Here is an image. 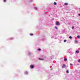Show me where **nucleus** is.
<instances>
[{
	"mask_svg": "<svg viewBox=\"0 0 80 80\" xmlns=\"http://www.w3.org/2000/svg\"><path fill=\"white\" fill-rule=\"evenodd\" d=\"M72 48H70L67 50V53H70L72 51Z\"/></svg>",
	"mask_w": 80,
	"mask_h": 80,
	"instance_id": "obj_1",
	"label": "nucleus"
},
{
	"mask_svg": "<svg viewBox=\"0 0 80 80\" xmlns=\"http://www.w3.org/2000/svg\"><path fill=\"white\" fill-rule=\"evenodd\" d=\"M56 25H60V22H56Z\"/></svg>",
	"mask_w": 80,
	"mask_h": 80,
	"instance_id": "obj_2",
	"label": "nucleus"
},
{
	"mask_svg": "<svg viewBox=\"0 0 80 80\" xmlns=\"http://www.w3.org/2000/svg\"><path fill=\"white\" fill-rule=\"evenodd\" d=\"M30 67L31 68H33L34 66L33 65H32L30 66Z\"/></svg>",
	"mask_w": 80,
	"mask_h": 80,
	"instance_id": "obj_3",
	"label": "nucleus"
},
{
	"mask_svg": "<svg viewBox=\"0 0 80 80\" xmlns=\"http://www.w3.org/2000/svg\"><path fill=\"white\" fill-rule=\"evenodd\" d=\"M65 67H66V65H65V64H63V66H62V68H64Z\"/></svg>",
	"mask_w": 80,
	"mask_h": 80,
	"instance_id": "obj_4",
	"label": "nucleus"
},
{
	"mask_svg": "<svg viewBox=\"0 0 80 80\" xmlns=\"http://www.w3.org/2000/svg\"><path fill=\"white\" fill-rule=\"evenodd\" d=\"M69 53H70V55H73V53H74V52H73L71 51L69 52Z\"/></svg>",
	"mask_w": 80,
	"mask_h": 80,
	"instance_id": "obj_5",
	"label": "nucleus"
},
{
	"mask_svg": "<svg viewBox=\"0 0 80 80\" xmlns=\"http://www.w3.org/2000/svg\"><path fill=\"white\" fill-rule=\"evenodd\" d=\"M28 73V72L27 71H25L24 72V74L25 75H27Z\"/></svg>",
	"mask_w": 80,
	"mask_h": 80,
	"instance_id": "obj_6",
	"label": "nucleus"
},
{
	"mask_svg": "<svg viewBox=\"0 0 80 80\" xmlns=\"http://www.w3.org/2000/svg\"><path fill=\"white\" fill-rule=\"evenodd\" d=\"M14 39V38H9V39L12 40H13Z\"/></svg>",
	"mask_w": 80,
	"mask_h": 80,
	"instance_id": "obj_7",
	"label": "nucleus"
},
{
	"mask_svg": "<svg viewBox=\"0 0 80 80\" xmlns=\"http://www.w3.org/2000/svg\"><path fill=\"white\" fill-rule=\"evenodd\" d=\"M64 5H65L67 6V5H68V3H67V2H66V3H64Z\"/></svg>",
	"mask_w": 80,
	"mask_h": 80,
	"instance_id": "obj_8",
	"label": "nucleus"
},
{
	"mask_svg": "<svg viewBox=\"0 0 80 80\" xmlns=\"http://www.w3.org/2000/svg\"><path fill=\"white\" fill-rule=\"evenodd\" d=\"M64 61L65 62H66V61H67V58H64Z\"/></svg>",
	"mask_w": 80,
	"mask_h": 80,
	"instance_id": "obj_9",
	"label": "nucleus"
},
{
	"mask_svg": "<svg viewBox=\"0 0 80 80\" xmlns=\"http://www.w3.org/2000/svg\"><path fill=\"white\" fill-rule=\"evenodd\" d=\"M76 53H79V51L78 50L76 51Z\"/></svg>",
	"mask_w": 80,
	"mask_h": 80,
	"instance_id": "obj_10",
	"label": "nucleus"
},
{
	"mask_svg": "<svg viewBox=\"0 0 80 80\" xmlns=\"http://www.w3.org/2000/svg\"><path fill=\"white\" fill-rule=\"evenodd\" d=\"M53 58H54V56H52L51 57V59H53Z\"/></svg>",
	"mask_w": 80,
	"mask_h": 80,
	"instance_id": "obj_11",
	"label": "nucleus"
},
{
	"mask_svg": "<svg viewBox=\"0 0 80 80\" xmlns=\"http://www.w3.org/2000/svg\"><path fill=\"white\" fill-rule=\"evenodd\" d=\"M34 9L36 10H37V8L36 7H35L34 8Z\"/></svg>",
	"mask_w": 80,
	"mask_h": 80,
	"instance_id": "obj_12",
	"label": "nucleus"
},
{
	"mask_svg": "<svg viewBox=\"0 0 80 80\" xmlns=\"http://www.w3.org/2000/svg\"><path fill=\"white\" fill-rule=\"evenodd\" d=\"M66 72L67 73H69V71H68V70H67L66 71Z\"/></svg>",
	"mask_w": 80,
	"mask_h": 80,
	"instance_id": "obj_13",
	"label": "nucleus"
},
{
	"mask_svg": "<svg viewBox=\"0 0 80 80\" xmlns=\"http://www.w3.org/2000/svg\"><path fill=\"white\" fill-rule=\"evenodd\" d=\"M69 38L70 39H71V38H72V36H69Z\"/></svg>",
	"mask_w": 80,
	"mask_h": 80,
	"instance_id": "obj_14",
	"label": "nucleus"
},
{
	"mask_svg": "<svg viewBox=\"0 0 80 80\" xmlns=\"http://www.w3.org/2000/svg\"><path fill=\"white\" fill-rule=\"evenodd\" d=\"M75 43H77V42H78V41L77 40H75Z\"/></svg>",
	"mask_w": 80,
	"mask_h": 80,
	"instance_id": "obj_15",
	"label": "nucleus"
},
{
	"mask_svg": "<svg viewBox=\"0 0 80 80\" xmlns=\"http://www.w3.org/2000/svg\"><path fill=\"white\" fill-rule=\"evenodd\" d=\"M57 3L56 2H54V5H57Z\"/></svg>",
	"mask_w": 80,
	"mask_h": 80,
	"instance_id": "obj_16",
	"label": "nucleus"
},
{
	"mask_svg": "<svg viewBox=\"0 0 80 80\" xmlns=\"http://www.w3.org/2000/svg\"><path fill=\"white\" fill-rule=\"evenodd\" d=\"M33 2V0H30L29 2Z\"/></svg>",
	"mask_w": 80,
	"mask_h": 80,
	"instance_id": "obj_17",
	"label": "nucleus"
},
{
	"mask_svg": "<svg viewBox=\"0 0 80 80\" xmlns=\"http://www.w3.org/2000/svg\"><path fill=\"white\" fill-rule=\"evenodd\" d=\"M80 36L79 35H78L77 36V38H80Z\"/></svg>",
	"mask_w": 80,
	"mask_h": 80,
	"instance_id": "obj_18",
	"label": "nucleus"
},
{
	"mask_svg": "<svg viewBox=\"0 0 80 80\" xmlns=\"http://www.w3.org/2000/svg\"><path fill=\"white\" fill-rule=\"evenodd\" d=\"M67 42V40H64V42Z\"/></svg>",
	"mask_w": 80,
	"mask_h": 80,
	"instance_id": "obj_19",
	"label": "nucleus"
},
{
	"mask_svg": "<svg viewBox=\"0 0 80 80\" xmlns=\"http://www.w3.org/2000/svg\"><path fill=\"white\" fill-rule=\"evenodd\" d=\"M28 55H30V54H31V53L30 52H29L28 53Z\"/></svg>",
	"mask_w": 80,
	"mask_h": 80,
	"instance_id": "obj_20",
	"label": "nucleus"
},
{
	"mask_svg": "<svg viewBox=\"0 0 80 80\" xmlns=\"http://www.w3.org/2000/svg\"><path fill=\"white\" fill-rule=\"evenodd\" d=\"M55 28H56V29H57V30L58 29V28L57 27H55Z\"/></svg>",
	"mask_w": 80,
	"mask_h": 80,
	"instance_id": "obj_21",
	"label": "nucleus"
},
{
	"mask_svg": "<svg viewBox=\"0 0 80 80\" xmlns=\"http://www.w3.org/2000/svg\"><path fill=\"white\" fill-rule=\"evenodd\" d=\"M38 50L39 51H40V50H41V49L40 48H39L38 49Z\"/></svg>",
	"mask_w": 80,
	"mask_h": 80,
	"instance_id": "obj_22",
	"label": "nucleus"
},
{
	"mask_svg": "<svg viewBox=\"0 0 80 80\" xmlns=\"http://www.w3.org/2000/svg\"><path fill=\"white\" fill-rule=\"evenodd\" d=\"M39 59L40 60H43V59H40V58H39Z\"/></svg>",
	"mask_w": 80,
	"mask_h": 80,
	"instance_id": "obj_23",
	"label": "nucleus"
},
{
	"mask_svg": "<svg viewBox=\"0 0 80 80\" xmlns=\"http://www.w3.org/2000/svg\"><path fill=\"white\" fill-rule=\"evenodd\" d=\"M7 0H4L3 1H4V2H6Z\"/></svg>",
	"mask_w": 80,
	"mask_h": 80,
	"instance_id": "obj_24",
	"label": "nucleus"
},
{
	"mask_svg": "<svg viewBox=\"0 0 80 80\" xmlns=\"http://www.w3.org/2000/svg\"><path fill=\"white\" fill-rule=\"evenodd\" d=\"M30 36H32L33 35V34H30Z\"/></svg>",
	"mask_w": 80,
	"mask_h": 80,
	"instance_id": "obj_25",
	"label": "nucleus"
},
{
	"mask_svg": "<svg viewBox=\"0 0 80 80\" xmlns=\"http://www.w3.org/2000/svg\"><path fill=\"white\" fill-rule=\"evenodd\" d=\"M72 29H74V27H73V26H72Z\"/></svg>",
	"mask_w": 80,
	"mask_h": 80,
	"instance_id": "obj_26",
	"label": "nucleus"
},
{
	"mask_svg": "<svg viewBox=\"0 0 80 80\" xmlns=\"http://www.w3.org/2000/svg\"><path fill=\"white\" fill-rule=\"evenodd\" d=\"M70 65H71V66H72L73 65V64H72V63H70Z\"/></svg>",
	"mask_w": 80,
	"mask_h": 80,
	"instance_id": "obj_27",
	"label": "nucleus"
},
{
	"mask_svg": "<svg viewBox=\"0 0 80 80\" xmlns=\"http://www.w3.org/2000/svg\"><path fill=\"white\" fill-rule=\"evenodd\" d=\"M78 62H80V59L79 60Z\"/></svg>",
	"mask_w": 80,
	"mask_h": 80,
	"instance_id": "obj_28",
	"label": "nucleus"
},
{
	"mask_svg": "<svg viewBox=\"0 0 80 80\" xmlns=\"http://www.w3.org/2000/svg\"><path fill=\"white\" fill-rule=\"evenodd\" d=\"M61 59H63V58H61Z\"/></svg>",
	"mask_w": 80,
	"mask_h": 80,
	"instance_id": "obj_29",
	"label": "nucleus"
},
{
	"mask_svg": "<svg viewBox=\"0 0 80 80\" xmlns=\"http://www.w3.org/2000/svg\"><path fill=\"white\" fill-rule=\"evenodd\" d=\"M78 15L79 16V17H80V14H78Z\"/></svg>",
	"mask_w": 80,
	"mask_h": 80,
	"instance_id": "obj_30",
	"label": "nucleus"
},
{
	"mask_svg": "<svg viewBox=\"0 0 80 80\" xmlns=\"http://www.w3.org/2000/svg\"><path fill=\"white\" fill-rule=\"evenodd\" d=\"M53 37H52L51 38H52Z\"/></svg>",
	"mask_w": 80,
	"mask_h": 80,
	"instance_id": "obj_31",
	"label": "nucleus"
},
{
	"mask_svg": "<svg viewBox=\"0 0 80 80\" xmlns=\"http://www.w3.org/2000/svg\"><path fill=\"white\" fill-rule=\"evenodd\" d=\"M44 38H43V40H44Z\"/></svg>",
	"mask_w": 80,
	"mask_h": 80,
	"instance_id": "obj_32",
	"label": "nucleus"
},
{
	"mask_svg": "<svg viewBox=\"0 0 80 80\" xmlns=\"http://www.w3.org/2000/svg\"><path fill=\"white\" fill-rule=\"evenodd\" d=\"M52 70V69H51V70Z\"/></svg>",
	"mask_w": 80,
	"mask_h": 80,
	"instance_id": "obj_33",
	"label": "nucleus"
}]
</instances>
